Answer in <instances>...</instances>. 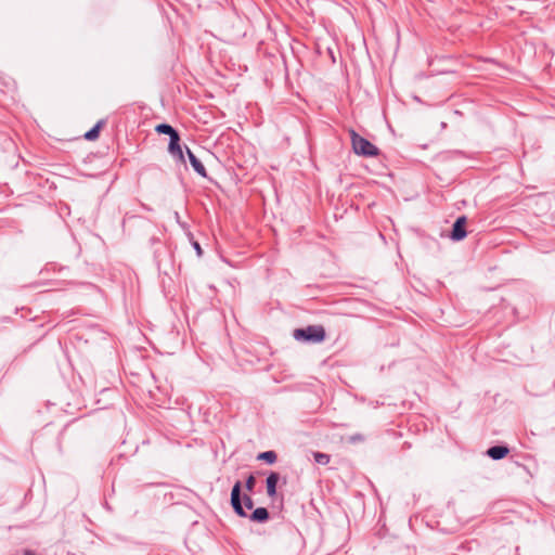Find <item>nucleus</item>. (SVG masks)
I'll return each mask as SVG.
<instances>
[{"label":"nucleus","mask_w":555,"mask_h":555,"mask_svg":"<svg viewBox=\"0 0 555 555\" xmlns=\"http://www.w3.org/2000/svg\"><path fill=\"white\" fill-rule=\"evenodd\" d=\"M257 459L264 461L268 464H273L276 461V453L274 451L261 452L258 454Z\"/></svg>","instance_id":"obj_12"},{"label":"nucleus","mask_w":555,"mask_h":555,"mask_svg":"<svg viewBox=\"0 0 555 555\" xmlns=\"http://www.w3.org/2000/svg\"><path fill=\"white\" fill-rule=\"evenodd\" d=\"M293 336L296 340L321 343L325 338V330L321 325H309L305 328H296Z\"/></svg>","instance_id":"obj_1"},{"label":"nucleus","mask_w":555,"mask_h":555,"mask_svg":"<svg viewBox=\"0 0 555 555\" xmlns=\"http://www.w3.org/2000/svg\"><path fill=\"white\" fill-rule=\"evenodd\" d=\"M25 555H36V554L34 552H31V551H26Z\"/></svg>","instance_id":"obj_18"},{"label":"nucleus","mask_w":555,"mask_h":555,"mask_svg":"<svg viewBox=\"0 0 555 555\" xmlns=\"http://www.w3.org/2000/svg\"><path fill=\"white\" fill-rule=\"evenodd\" d=\"M168 150L173 157H177L179 160L184 162L183 151L180 146L179 135H172V138L169 141Z\"/></svg>","instance_id":"obj_5"},{"label":"nucleus","mask_w":555,"mask_h":555,"mask_svg":"<svg viewBox=\"0 0 555 555\" xmlns=\"http://www.w3.org/2000/svg\"><path fill=\"white\" fill-rule=\"evenodd\" d=\"M155 130L158 133L168 134L170 139L172 138V135H179L178 131L168 124H160L156 126Z\"/></svg>","instance_id":"obj_11"},{"label":"nucleus","mask_w":555,"mask_h":555,"mask_svg":"<svg viewBox=\"0 0 555 555\" xmlns=\"http://www.w3.org/2000/svg\"><path fill=\"white\" fill-rule=\"evenodd\" d=\"M103 125H104V120L98 121L93 128H91L89 131H87L85 133V139L88 141H93V140L98 139L100 129L102 128Z\"/></svg>","instance_id":"obj_10"},{"label":"nucleus","mask_w":555,"mask_h":555,"mask_svg":"<svg viewBox=\"0 0 555 555\" xmlns=\"http://www.w3.org/2000/svg\"><path fill=\"white\" fill-rule=\"evenodd\" d=\"M508 453V448L504 446H494L488 449L487 454L493 460H501Z\"/></svg>","instance_id":"obj_7"},{"label":"nucleus","mask_w":555,"mask_h":555,"mask_svg":"<svg viewBox=\"0 0 555 555\" xmlns=\"http://www.w3.org/2000/svg\"><path fill=\"white\" fill-rule=\"evenodd\" d=\"M243 502L247 509H251L254 507V501L249 495H244Z\"/></svg>","instance_id":"obj_16"},{"label":"nucleus","mask_w":555,"mask_h":555,"mask_svg":"<svg viewBox=\"0 0 555 555\" xmlns=\"http://www.w3.org/2000/svg\"><path fill=\"white\" fill-rule=\"evenodd\" d=\"M314 461L320 465H326L330 463V455L322 452H314L313 453Z\"/></svg>","instance_id":"obj_13"},{"label":"nucleus","mask_w":555,"mask_h":555,"mask_svg":"<svg viewBox=\"0 0 555 555\" xmlns=\"http://www.w3.org/2000/svg\"><path fill=\"white\" fill-rule=\"evenodd\" d=\"M467 219L465 216L459 217L453 223L452 231L450 234L451 240L459 242L466 237L467 233L465 230Z\"/></svg>","instance_id":"obj_4"},{"label":"nucleus","mask_w":555,"mask_h":555,"mask_svg":"<svg viewBox=\"0 0 555 555\" xmlns=\"http://www.w3.org/2000/svg\"><path fill=\"white\" fill-rule=\"evenodd\" d=\"M186 153H188V157H189V160L193 167V169L201 176V177H204L206 178L207 177V172H206V168L205 166L202 164V162L195 156V154L186 147Z\"/></svg>","instance_id":"obj_6"},{"label":"nucleus","mask_w":555,"mask_h":555,"mask_svg":"<svg viewBox=\"0 0 555 555\" xmlns=\"http://www.w3.org/2000/svg\"><path fill=\"white\" fill-rule=\"evenodd\" d=\"M194 248L196 249L198 255L202 254V248H201V246H199V244L197 242L194 243Z\"/></svg>","instance_id":"obj_17"},{"label":"nucleus","mask_w":555,"mask_h":555,"mask_svg":"<svg viewBox=\"0 0 555 555\" xmlns=\"http://www.w3.org/2000/svg\"><path fill=\"white\" fill-rule=\"evenodd\" d=\"M352 149L356 154L362 156H376L378 149L365 138L359 135L356 131L350 132Z\"/></svg>","instance_id":"obj_2"},{"label":"nucleus","mask_w":555,"mask_h":555,"mask_svg":"<svg viewBox=\"0 0 555 555\" xmlns=\"http://www.w3.org/2000/svg\"><path fill=\"white\" fill-rule=\"evenodd\" d=\"M249 519L256 522L267 521L269 519V512L264 507H258L251 513Z\"/></svg>","instance_id":"obj_9"},{"label":"nucleus","mask_w":555,"mask_h":555,"mask_svg":"<svg viewBox=\"0 0 555 555\" xmlns=\"http://www.w3.org/2000/svg\"><path fill=\"white\" fill-rule=\"evenodd\" d=\"M255 483H256V479L253 475H250L247 479H246V483H245V487L248 491H253L254 490V487H255Z\"/></svg>","instance_id":"obj_14"},{"label":"nucleus","mask_w":555,"mask_h":555,"mask_svg":"<svg viewBox=\"0 0 555 555\" xmlns=\"http://www.w3.org/2000/svg\"><path fill=\"white\" fill-rule=\"evenodd\" d=\"M241 489H242L241 481H236L231 491V505H232L234 512L238 516L246 517L247 514L244 511V507L242 505Z\"/></svg>","instance_id":"obj_3"},{"label":"nucleus","mask_w":555,"mask_h":555,"mask_svg":"<svg viewBox=\"0 0 555 555\" xmlns=\"http://www.w3.org/2000/svg\"><path fill=\"white\" fill-rule=\"evenodd\" d=\"M349 442L356 443V442H362L364 440V436L361 434H356L349 437Z\"/></svg>","instance_id":"obj_15"},{"label":"nucleus","mask_w":555,"mask_h":555,"mask_svg":"<svg viewBox=\"0 0 555 555\" xmlns=\"http://www.w3.org/2000/svg\"><path fill=\"white\" fill-rule=\"evenodd\" d=\"M279 481V474L271 473L267 477V493L269 496H273L276 493V483Z\"/></svg>","instance_id":"obj_8"}]
</instances>
